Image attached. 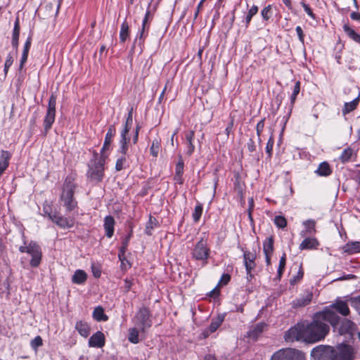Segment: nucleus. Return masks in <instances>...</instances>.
<instances>
[{
	"label": "nucleus",
	"mask_w": 360,
	"mask_h": 360,
	"mask_svg": "<svg viewBox=\"0 0 360 360\" xmlns=\"http://www.w3.org/2000/svg\"><path fill=\"white\" fill-rule=\"evenodd\" d=\"M338 316L331 309H326L316 314L311 323H297L290 328L285 335L287 342L302 340L314 343L321 340L329 331L326 322L335 326L338 322Z\"/></svg>",
	"instance_id": "nucleus-1"
},
{
	"label": "nucleus",
	"mask_w": 360,
	"mask_h": 360,
	"mask_svg": "<svg viewBox=\"0 0 360 360\" xmlns=\"http://www.w3.org/2000/svg\"><path fill=\"white\" fill-rule=\"evenodd\" d=\"M271 360H306V356L298 349L285 348L274 353Z\"/></svg>",
	"instance_id": "nucleus-2"
},
{
	"label": "nucleus",
	"mask_w": 360,
	"mask_h": 360,
	"mask_svg": "<svg viewBox=\"0 0 360 360\" xmlns=\"http://www.w3.org/2000/svg\"><path fill=\"white\" fill-rule=\"evenodd\" d=\"M75 188V185L72 181H67L63 186L61 200L64 202V206L69 212L72 211L77 206V202L73 200Z\"/></svg>",
	"instance_id": "nucleus-3"
},
{
	"label": "nucleus",
	"mask_w": 360,
	"mask_h": 360,
	"mask_svg": "<svg viewBox=\"0 0 360 360\" xmlns=\"http://www.w3.org/2000/svg\"><path fill=\"white\" fill-rule=\"evenodd\" d=\"M311 356L314 360H333L334 348L326 345L317 346L311 350Z\"/></svg>",
	"instance_id": "nucleus-4"
},
{
	"label": "nucleus",
	"mask_w": 360,
	"mask_h": 360,
	"mask_svg": "<svg viewBox=\"0 0 360 360\" xmlns=\"http://www.w3.org/2000/svg\"><path fill=\"white\" fill-rule=\"evenodd\" d=\"M21 252H27L32 256L30 265L32 266H37L41 259V252L38 245L36 243H30L28 245L21 246L20 248Z\"/></svg>",
	"instance_id": "nucleus-5"
},
{
	"label": "nucleus",
	"mask_w": 360,
	"mask_h": 360,
	"mask_svg": "<svg viewBox=\"0 0 360 360\" xmlns=\"http://www.w3.org/2000/svg\"><path fill=\"white\" fill-rule=\"evenodd\" d=\"M103 164H104V155H101L99 158H97V155L95 156L94 163L91 165L89 172L88 176L94 180H100L103 177Z\"/></svg>",
	"instance_id": "nucleus-6"
},
{
	"label": "nucleus",
	"mask_w": 360,
	"mask_h": 360,
	"mask_svg": "<svg viewBox=\"0 0 360 360\" xmlns=\"http://www.w3.org/2000/svg\"><path fill=\"white\" fill-rule=\"evenodd\" d=\"M56 96L52 94L49 98L46 115L44 118V130L47 132L55 121L56 117Z\"/></svg>",
	"instance_id": "nucleus-7"
},
{
	"label": "nucleus",
	"mask_w": 360,
	"mask_h": 360,
	"mask_svg": "<svg viewBox=\"0 0 360 360\" xmlns=\"http://www.w3.org/2000/svg\"><path fill=\"white\" fill-rule=\"evenodd\" d=\"M354 351L351 346L345 344L338 345L334 349L333 360H353Z\"/></svg>",
	"instance_id": "nucleus-8"
},
{
	"label": "nucleus",
	"mask_w": 360,
	"mask_h": 360,
	"mask_svg": "<svg viewBox=\"0 0 360 360\" xmlns=\"http://www.w3.org/2000/svg\"><path fill=\"white\" fill-rule=\"evenodd\" d=\"M140 331L145 333L146 328L150 327V312L147 308H141L136 316Z\"/></svg>",
	"instance_id": "nucleus-9"
},
{
	"label": "nucleus",
	"mask_w": 360,
	"mask_h": 360,
	"mask_svg": "<svg viewBox=\"0 0 360 360\" xmlns=\"http://www.w3.org/2000/svg\"><path fill=\"white\" fill-rule=\"evenodd\" d=\"M133 123V108H131L128 113V116L125 122L124 128L122 132V152L126 153L127 150V142L129 141V139L127 137V134L129 131Z\"/></svg>",
	"instance_id": "nucleus-10"
},
{
	"label": "nucleus",
	"mask_w": 360,
	"mask_h": 360,
	"mask_svg": "<svg viewBox=\"0 0 360 360\" xmlns=\"http://www.w3.org/2000/svg\"><path fill=\"white\" fill-rule=\"evenodd\" d=\"M193 255L196 259L200 260H205L208 257L209 249L205 240L201 239L198 241L193 250Z\"/></svg>",
	"instance_id": "nucleus-11"
},
{
	"label": "nucleus",
	"mask_w": 360,
	"mask_h": 360,
	"mask_svg": "<svg viewBox=\"0 0 360 360\" xmlns=\"http://www.w3.org/2000/svg\"><path fill=\"white\" fill-rule=\"evenodd\" d=\"M49 216L53 223L61 228L68 229L74 226L75 221L73 219H68L57 214H49Z\"/></svg>",
	"instance_id": "nucleus-12"
},
{
	"label": "nucleus",
	"mask_w": 360,
	"mask_h": 360,
	"mask_svg": "<svg viewBox=\"0 0 360 360\" xmlns=\"http://www.w3.org/2000/svg\"><path fill=\"white\" fill-rule=\"evenodd\" d=\"M357 156V150L352 146L345 148L340 155V160L342 163L355 160Z\"/></svg>",
	"instance_id": "nucleus-13"
},
{
	"label": "nucleus",
	"mask_w": 360,
	"mask_h": 360,
	"mask_svg": "<svg viewBox=\"0 0 360 360\" xmlns=\"http://www.w3.org/2000/svg\"><path fill=\"white\" fill-rule=\"evenodd\" d=\"M105 345V335L102 332L98 331L89 340V345L91 347L101 348Z\"/></svg>",
	"instance_id": "nucleus-14"
},
{
	"label": "nucleus",
	"mask_w": 360,
	"mask_h": 360,
	"mask_svg": "<svg viewBox=\"0 0 360 360\" xmlns=\"http://www.w3.org/2000/svg\"><path fill=\"white\" fill-rule=\"evenodd\" d=\"M243 257L247 274H250V276H251L250 272L255 266V255L250 252L245 251L243 254Z\"/></svg>",
	"instance_id": "nucleus-15"
},
{
	"label": "nucleus",
	"mask_w": 360,
	"mask_h": 360,
	"mask_svg": "<svg viewBox=\"0 0 360 360\" xmlns=\"http://www.w3.org/2000/svg\"><path fill=\"white\" fill-rule=\"evenodd\" d=\"M312 299V294L307 292L299 298L295 300L292 302V305L295 308L302 307L309 304Z\"/></svg>",
	"instance_id": "nucleus-16"
},
{
	"label": "nucleus",
	"mask_w": 360,
	"mask_h": 360,
	"mask_svg": "<svg viewBox=\"0 0 360 360\" xmlns=\"http://www.w3.org/2000/svg\"><path fill=\"white\" fill-rule=\"evenodd\" d=\"M304 229L300 232V235L304 237L307 235H312L316 233V221L313 219H308L302 223Z\"/></svg>",
	"instance_id": "nucleus-17"
},
{
	"label": "nucleus",
	"mask_w": 360,
	"mask_h": 360,
	"mask_svg": "<svg viewBox=\"0 0 360 360\" xmlns=\"http://www.w3.org/2000/svg\"><path fill=\"white\" fill-rule=\"evenodd\" d=\"M115 220L112 217L107 216L104 219V229L106 236L111 238L114 233Z\"/></svg>",
	"instance_id": "nucleus-18"
},
{
	"label": "nucleus",
	"mask_w": 360,
	"mask_h": 360,
	"mask_svg": "<svg viewBox=\"0 0 360 360\" xmlns=\"http://www.w3.org/2000/svg\"><path fill=\"white\" fill-rule=\"evenodd\" d=\"M319 243L315 238H306L300 245V250L316 248Z\"/></svg>",
	"instance_id": "nucleus-19"
},
{
	"label": "nucleus",
	"mask_w": 360,
	"mask_h": 360,
	"mask_svg": "<svg viewBox=\"0 0 360 360\" xmlns=\"http://www.w3.org/2000/svg\"><path fill=\"white\" fill-rule=\"evenodd\" d=\"M315 172L320 176L327 177L332 173V168L327 162H321Z\"/></svg>",
	"instance_id": "nucleus-20"
},
{
	"label": "nucleus",
	"mask_w": 360,
	"mask_h": 360,
	"mask_svg": "<svg viewBox=\"0 0 360 360\" xmlns=\"http://www.w3.org/2000/svg\"><path fill=\"white\" fill-rule=\"evenodd\" d=\"M87 279V274L86 272H84L83 270L78 269L77 270L72 277V283L75 284H83L86 282Z\"/></svg>",
	"instance_id": "nucleus-21"
},
{
	"label": "nucleus",
	"mask_w": 360,
	"mask_h": 360,
	"mask_svg": "<svg viewBox=\"0 0 360 360\" xmlns=\"http://www.w3.org/2000/svg\"><path fill=\"white\" fill-rule=\"evenodd\" d=\"M354 330V323L347 319H344L342 321L339 331L340 334L349 333L352 334L353 330Z\"/></svg>",
	"instance_id": "nucleus-22"
},
{
	"label": "nucleus",
	"mask_w": 360,
	"mask_h": 360,
	"mask_svg": "<svg viewBox=\"0 0 360 360\" xmlns=\"http://www.w3.org/2000/svg\"><path fill=\"white\" fill-rule=\"evenodd\" d=\"M115 127L113 126H110L108 130L106 135H105L104 144L101 149V155H104L105 150L109 148L112 138L115 135Z\"/></svg>",
	"instance_id": "nucleus-23"
},
{
	"label": "nucleus",
	"mask_w": 360,
	"mask_h": 360,
	"mask_svg": "<svg viewBox=\"0 0 360 360\" xmlns=\"http://www.w3.org/2000/svg\"><path fill=\"white\" fill-rule=\"evenodd\" d=\"M333 307L343 316H347L349 314V307L347 304L344 301L338 300L333 305Z\"/></svg>",
	"instance_id": "nucleus-24"
},
{
	"label": "nucleus",
	"mask_w": 360,
	"mask_h": 360,
	"mask_svg": "<svg viewBox=\"0 0 360 360\" xmlns=\"http://www.w3.org/2000/svg\"><path fill=\"white\" fill-rule=\"evenodd\" d=\"M75 328L79 333L84 338L88 337L90 334V327L86 322L82 321L77 322Z\"/></svg>",
	"instance_id": "nucleus-25"
},
{
	"label": "nucleus",
	"mask_w": 360,
	"mask_h": 360,
	"mask_svg": "<svg viewBox=\"0 0 360 360\" xmlns=\"http://www.w3.org/2000/svg\"><path fill=\"white\" fill-rule=\"evenodd\" d=\"M224 314H219L217 317L212 319V322L209 326L210 333L215 332L217 328L221 325L224 320Z\"/></svg>",
	"instance_id": "nucleus-26"
},
{
	"label": "nucleus",
	"mask_w": 360,
	"mask_h": 360,
	"mask_svg": "<svg viewBox=\"0 0 360 360\" xmlns=\"http://www.w3.org/2000/svg\"><path fill=\"white\" fill-rule=\"evenodd\" d=\"M343 30L351 39L360 44V34L356 33L348 24L343 25Z\"/></svg>",
	"instance_id": "nucleus-27"
},
{
	"label": "nucleus",
	"mask_w": 360,
	"mask_h": 360,
	"mask_svg": "<svg viewBox=\"0 0 360 360\" xmlns=\"http://www.w3.org/2000/svg\"><path fill=\"white\" fill-rule=\"evenodd\" d=\"M93 317L97 321H106L108 319V316L104 313L103 308L100 306L94 309Z\"/></svg>",
	"instance_id": "nucleus-28"
},
{
	"label": "nucleus",
	"mask_w": 360,
	"mask_h": 360,
	"mask_svg": "<svg viewBox=\"0 0 360 360\" xmlns=\"http://www.w3.org/2000/svg\"><path fill=\"white\" fill-rule=\"evenodd\" d=\"M129 35V26L128 22L124 20L120 28V39L121 42H124Z\"/></svg>",
	"instance_id": "nucleus-29"
},
{
	"label": "nucleus",
	"mask_w": 360,
	"mask_h": 360,
	"mask_svg": "<svg viewBox=\"0 0 360 360\" xmlns=\"http://www.w3.org/2000/svg\"><path fill=\"white\" fill-rule=\"evenodd\" d=\"M344 251L349 254H354L360 252V242H352L346 244L344 248Z\"/></svg>",
	"instance_id": "nucleus-30"
},
{
	"label": "nucleus",
	"mask_w": 360,
	"mask_h": 360,
	"mask_svg": "<svg viewBox=\"0 0 360 360\" xmlns=\"http://www.w3.org/2000/svg\"><path fill=\"white\" fill-rule=\"evenodd\" d=\"M193 138H194V131H190L186 134V144L188 145V149L186 150V153L188 155H191L192 154V153L193 152L194 148H195L194 146L192 143Z\"/></svg>",
	"instance_id": "nucleus-31"
},
{
	"label": "nucleus",
	"mask_w": 360,
	"mask_h": 360,
	"mask_svg": "<svg viewBox=\"0 0 360 360\" xmlns=\"http://www.w3.org/2000/svg\"><path fill=\"white\" fill-rule=\"evenodd\" d=\"M264 255H272L274 252V240L272 237L266 238L263 243Z\"/></svg>",
	"instance_id": "nucleus-32"
},
{
	"label": "nucleus",
	"mask_w": 360,
	"mask_h": 360,
	"mask_svg": "<svg viewBox=\"0 0 360 360\" xmlns=\"http://www.w3.org/2000/svg\"><path fill=\"white\" fill-rule=\"evenodd\" d=\"M359 103V99L355 98L353 101L345 103L344 108L342 109V113L344 115L349 113L350 112L353 111L357 107Z\"/></svg>",
	"instance_id": "nucleus-33"
},
{
	"label": "nucleus",
	"mask_w": 360,
	"mask_h": 360,
	"mask_svg": "<svg viewBox=\"0 0 360 360\" xmlns=\"http://www.w3.org/2000/svg\"><path fill=\"white\" fill-rule=\"evenodd\" d=\"M139 330L136 328H131L129 330V341L133 344H137L139 339Z\"/></svg>",
	"instance_id": "nucleus-34"
},
{
	"label": "nucleus",
	"mask_w": 360,
	"mask_h": 360,
	"mask_svg": "<svg viewBox=\"0 0 360 360\" xmlns=\"http://www.w3.org/2000/svg\"><path fill=\"white\" fill-rule=\"evenodd\" d=\"M160 149V140L158 139H155L150 148V154L156 158L158 155L159 151Z\"/></svg>",
	"instance_id": "nucleus-35"
},
{
	"label": "nucleus",
	"mask_w": 360,
	"mask_h": 360,
	"mask_svg": "<svg viewBox=\"0 0 360 360\" xmlns=\"http://www.w3.org/2000/svg\"><path fill=\"white\" fill-rule=\"evenodd\" d=\"M258 9L259 8H258L257 6H252L248 11V13L246 15L245 19L246 27H248L249 26V24H250L252 17L257 13Z\"/></svg>",
	"instance_id": "nucleus-36"
},
{
	"label": "nucleus",
	"mask_w": 360,
	"mask_h": 360,
	"mask_svg": "<svg viewBox=\"0 0 360 360\" xmlns=\"http://www.w3.org/2000/svg\"><path fill=\"white\" fill-rule=\"evenodd\" d=\"M158 224V220L155 218H153L152 216H150L149 221L146 226V233L150 236L152 234V230L155 226H157Z\"/></svg>",
	"instance_id": "nucleus-37"
},
{
	"label": "nucleus",
	"mask_w": 360,
	"mask_h": 360,
	"mask_svg": "<svg viewBox=\"0 0 360 360\" xmlns=\"http://www.w3.org/2000/svg\"><path fill=\"white\" fill-rule=\"evenodd\" d=\"M265 325L264 323H258L252 330L249 332V336L255 338L257 335L263 331Z\"/></svg>",
	"instance_id": "nucleus-38"
},
{
	"label": "nucleus",
	"mask_w": 360,
	"mask_h": 360,
	"mask_svg": "<svg viewBox=\"0 0 360 360\" xmlns=\"http://www.w3.org/2000/svg\"><path fill=\"white\" fill-rule=\"evenodd\" d=\"M285 263H286L285 255L283 254V255L280 259L279 265H278V271H277V275L279 278L281 277V275L283 272V270L285 266Z\"/></svg>",
	"instance_id": "nucleus-39"
},
{
	"label": "nucleus",
	"mask_w": 360,
	"mask_h": 360,
	"mask_svg": "<svg viewBox=\"0 0 360 360\" xmlns=\"http://www.w3.org/2000/svg\"><path fill=\"white\" fill-rule=\"evenodd\" d=\"M129 238H130V235H129V236L123 242L122 246L121 247L120 250L119 258H120V260L122 262V264H124L123 256L124 255V253L126 252Z\"/></svg>",
	"instance_id": "nucleus-40"
},
{
	"label": "nucleus",
	"mask_w": 360,
	"mask_h": 360,
	"mask_svg": "<svg viewBox=\"0 0 360 360\" xmlns=\"http://www.w3.org/2000/svg\"><path fill=\"white\" fill-rule=\"evenodd\" d=\"M202 212V207L201 205H196L193 213V219L194 221H199Z\"/></svg>",
	"instance_id": "nucleus-41"
},
{
	"label": "nucleus",
	"mask_w": 360,
	"mask_h": 360,
	"mask_svg": "<svg viewBox=\"0 0 360 360\" xmlns=\"http://www.w3.org/2000/svg\"><path fill=\"white\" fill-rule=\"evenodd\" d=\"M300 91V82H297L294 86L293 92L290 97L291 104L293 105L295 102L296 97Z\"/></svg>",
	"instance_id": "nucleus-42"
},
{
	"label": "nucleus",
	"mask_w": 360,
	"mask_h": 360,
	"mask_svg": "<svg viewBox=\"0 0 360 360\" xmlns=\"http://www.w3.org/2000/svg\"><path fill=\"white\" fill-rule=\"evenodd\" d=\"M274 223L278 228H284L287 224L285 219L281 216H276L274 219Z\"/></svg>",
	"instance_id": "nucleus-43"
},
{
	"label": "nucleus",
	"mask_w": 360,
	"mask_h": 360,
	"mask_svg": "<svg viewBox=\"0 0 360 360\" xmlns=\"http://www.w3.org/2000/svg\"><path fill=\"white\" fill-rule=\"evenodd\" d=\"M274 143V137H273V136H271L270 138L269 139V141L266 143V148H265L266 153L268 154V156L269 158L271 156V154H272Z\"/></svg>",
	"instance_id": "nucleus-44"
},
{
	"label": "nucleus",
	"mask_w": 360,
	"mask_h": 360,
	"mask_svg": "<svg viewBox=\"0 0 360 360\" xmlns=\"http://www.w3.org/2000/svg\"><path fill=\"white\" fill-rule=\"evenodd\" d=\"M264 120L265 119H262V120H260L257 124V127H256V130H257V134L258 136V139H259V142L260 143L261 142V139H260V136H261V134L264 129Z\"/></svg>",
	"instance_id": "nucleus-45"
},
{
	"label": "nucleus",
	"mask_w": 360,
	"mask_h": 360,
	"mask_svg": "<svg viewBox=\"0 0 360 360\" xmlns=\"http://www.w3.org/2000/svg\"><path fill=\"white\" fill-rule=\"evenodd\" d=\"M271 7L270 5L264 7L262 12H261V14H262V16L264 20H268L269 18H270V12H271Z\"/></svg>",
	"instance_id": "nucleus-46"
},
{
	"label": "nucleus",
	"mask_w": 360,
	"mask_h": 360,
	"mask_svg": "<svg viewBox=\"0 0 360 360\" xmlns=\"http://www.w3.org/2000/svg\"><path fill=\"white\" fill-rule=\"evenodd\" d=\"M13 62V58L11 54H8L4 65V73L7 74L9 68L11 66Z\"/></svg>",
	"instance_id": "nucleus-47"
},
{
	"label": "nucleus",
	"mask_w": 360,
	"mask_h": 360,
	"mask_svg": "<svg viewBox=\"0 0 360 360\" xmlns=\"http://www.w3.org/2000/svg\"><path fill=\"white\" fill-rule=\"evenodd\" d=\"M301 5L303 7L304 11L312 18V19H315V15L314 14L311 8L309 6V5H307V4H305L304 1L301 2Z\"/></svg>",
	"instance_id": "nucleus-48"
},
{
	"label": "nucleus",
	"mask_w": 360,
	"mask_h": 360,
	"mask_svg": "<svg viewBox=\"0 0 360 360\" xmlns=\"http://www.w3.org/2000/svg\"><path fill=\"white\" fill-rule=\"evenodd\" d=\"M42 345V339L40 336L36 337L31 342V345L33 348L37 349L38 347Z\"/></svg>",
	"instance_id": "nucleus-49"
},
{
	"label": "nucleus",
	"mask_w": 360,
	"mask_h": 360,
	"mask_svg": "<svg viewBox=\"0 0 360 360\" xmlns=\"http://www.w3.org/2000/svg\"><path fill=\"white\" fill-rule=\"evenodd\" d=\"M19 37L20 32H13L12 45L15 49L18 46Z\"/></svg>",
	"instance_id": "nucleus-50"
},
{
	"label": "nucleus",
	"mask_w": 360,
	"mask_h": 360,
	"mask_svg": "<svg viewBox=\"0 0 360 360\" xmlns=\"http://www.w3.org/2000/svg\"><path fill=\"white\" fill-rule=\"evenodd\" d=\"M125 161H126L125 158H119L116 162V165H115L116 170L120 171L121 169H122L124 167Z\"/></svg>",
	"instance_id": "nucleus-51"
},
{
	"label": "nucleus",
	"mask_w": 360,
	"mask_h": 360,
	"mask_svg": "<svg viewBox=\"0 0 360 360\" xmlns=\"http://www.w3.org/2000/svg\"><path fill=\"white\" fill-rule=\"evenodd\" d=\"M249 208H248V217L250 221H252V212L254 208V200L252 198H249L248 200Z\"/></svg>",
	"instance_id": "nucleus-52"
},
{
	"label": "nucleus",
	"mask_w": 360,
	"mask_h": 360,
	"mask_svg": "<svg viewBox=\"0 0 360 360\" xmlns=\"http://www.w3.org/2000/svg\"><path fill=\"white\" fill-rule=\"evenodd\" d=\"M177 131L173 133L171 137V145L174 147L178 148L179 143H178V134Z\"/></svg>",
	"instance_id": "nucleus-53"
},
{
	"label": "nucleus",
	"mask_w": 360,
	"mask_h": 360,
	"mask_svg": "<svg viewBox=\"0 0 360 360\" xmlns=\"http://www.w3.org/2000/svg\"><path fill=\"white\" fill-rule=\"evenodd\" d=\"M150 15V11H148L145 15V18L143 19V24H142V29H141V33H140V38H142L143 37V32L145 31V29H146V22L148 21V18Z\"/></svg>",
	"instance_id": "nucleus-54"
},
{
	"label": "nucleus",
	"mask_w": 360,
	"mask_h": 360,
	"mask_svg": "<svg viewBox=\"0 0 360 360\" xmlns=\"http://www.w3.org/2000/svg\"><path fill=\"white\" fill-rule=\"evenodd\" d=\"M295 30H296V32L297 34L299 40L302 43H304V32H303V30H302V27L300 26H297L296 27Z\"/></svg>",
	"instance_id": "nucleus-55"
},
{
	"label": "nucleus",
	"mask_w": 360,
	"mask_h": 360,
	"mask_svg": "<svg viewBox=\"0 0 360 360\" xmlns=\"http://www.w3.org/2000/svg\"><path fill=\"white\" fill-rule=\"evenodd\" d=\"M303 274H304L303 271H302V268L300 267L299 269V271L297 273V276L290 280V283L293 284V283H295L297 281H300L302 278Z\"/></svg>",
	"instance_id": "nucleus-56"
},
{
	"label": "nucleus",
	"mask_w": 360,
	"mask_h": 360,
	"mask_svg": "<svg viewBox=\"0 0 360 360\" xmlns=\"http://www.w3.org/2000/svg\"><path fill=\"white\" fill-rule=\"evenodd\" d=\"M31 43H32V38L31 37H28L27 41H25V45H24V49H23V51L24 53H29V50L30 49V46H31Z\"/></svg>",
	"instance_id": "nucleus-57"
},
{
	"label": "nucleus",
	"mask_w": 360,
	"mask_h": 360,
	"mask_svg": "<svg viewBox=\"0 0 360 360\" xmlns=\"http://www.w3.org/2000/svg\"><path fill=\"white\" fill-rule=\"evenodd\" d=\"M248 149L250 152H254L256 150V146L254 141L250 139L247 143Z\"/></svg>",
	"instance_id": "nucleus-58"
},
{
	"label": "nucleus",
	"mask_w": 360,
	"mask_h": 360,
	"mask_svg": "<svg viewBox=\"0 0 360 360\" xmlns=\"http://www.w3.org/2000/svg\"><path fill=\"white\" fill-rule=\"evenodd\" d=\"M28 53L22 52L19 68L21 70L27 60Z\"/></svg>",
	"instance_id": "nucleus-59"
},
{
	"label": "nucleus",
	"mask_w": 360,
	"mask_h": 360,
	"mask_svg": "<svg viewBox=\"0 0 360 360\" xmlns=\"http://www.w3.org/2000/svg\"><path fill=\"white\" fill-rule=\"evenodd\" d=\"M219 294V285L216 286L212 290H211L209 293V295L212 297H217Z\"/></svg>",
	"instance_id": "nucleus-60"
},
{
	"label": "nucleus",
	"mask_w": 360,
	"mask_h": 360,
	"mask_svg": "<svg viewBox=\"0 0 360 360\" xmlns=\"http://www.w3.org/2000/svg\"><path fill=\"white\" fill-rule=\"evenodd\" d=\"M230 280V276L228 275V274H224L222 276V277L221 278V280L219 283V285H220L221 283L224 284V285H226L228 283V282Z\"/></svg>",
	"instance_id": "nucleus-61"
},
{
	"label": "nucleus",
	"mask_w": 360,
	"mask_h": 360,
	"mask_svg": "<svg viewBox=\"0 0 360 360\" xmlns=\"http://www.w3.org/2000/svg\"><path fill=\"white\" fill-rule=\"evenodd\" d=\"M92 272L96 278H99L101 275V270L94 266H92Z\"/></svg>",
	"instance_id": "nucleus-62"
},
{
	"label": "nucleus",
	"mask_w": 360,
	"mask_h": 360,
	"mask_svg": "<svg viewBox=\"0 0 360 360\" xmlns=\"http://www.w3.org/2000/svg\"><path fill=\"white\" fill-rule=\"evenodd\" d=\"M350 17L354 20H357L360 22V13L357 12H352L350 14Z\"/></svg>",
	"instance_id": "nucleus-63"
},
{
	"label": "nucleus",
	"mask_w": 360,
	"mask_h": 360,
	"mask_svg": "<svg viewBox=\"0 0 360 360\" xmlns=\"http://www.w3.org/2000/svg\"><path fill=\"white\" fill-rule=\"evenodd\" d=\"M354 303L355 308L356 309V310L359 311V313L360 314V297L355 299V300L354 301Z\"/></svg>",
	"instance_id": "nucleus-64"
}]
</instances>
